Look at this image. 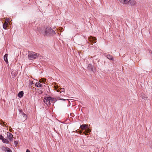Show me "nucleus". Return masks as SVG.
I'll use <instances>...</instances> for the list:
<instances>
[{"label": "nucleus", "mask_w": 152, "mask_h": 152, "mask_svg": "<svg viewBox=\"0 0 152 152\" xmlns=\"http://www.w3.org/2000/svg\"><path fill=\"white\" fill-rule=\"evenodd\" d=\"M45 34L46 36H51L54 35L56 33L50 27H47L45 28Z\"/></svg>", "instance_id": "1"}, {"label": "nucleus", "mask_w": 152, "mask_h": 152, "mask_svg": "<svg viewBox=\"0 0 152 152\" xmlns=\"http://www.w3.org/2000/svg\"><path fill=\"white\" fill-rule=\"evenodd\" d=\"M28 58L29 60H31L37 58L39 54L33 51H28Z\"/></svg>", "instance_id": "2"}, {"label": "nucleus", "mask_w": 152, "mask_h": 152, "mask_svg": "<svg viewBox=\"0 0 152 152\" xmlns=\"http://www.w3.org/2000/svg\"><path fill=\"white\" fill-rule=\"evenodd\" d=\"M50 96L45 97L43 99V102L47 105H49L50 104Z\"/></svg>", "instance_id": "3"}, {"label": "nucleus", "mask_w": 152, "mask_h": 152, "mask_svg": "<svg viewBox=\"0 0 152 152\" xmlns=\"http://www.w3.org/2000/svg\"><path fill=\"white\" fill-rule=\"evenodd\" d=\"M88 39L90 42H92L94 43L96 42V39L95 37L91 36L89 37Z\"/></svg>", "instance_id": "4"}, {"label": "nucleus", "mask_w": 152, "mask_h": 152, "mask_svg": "<svg viewBox=\"0 0 152 152\" xmlns=\"http://www.w3.org/2000/svg\"><path fill=\"white\" fill-rule=\"evenodd\" d=\"M1 140L4 143L7 144L9 141L3 137L2 135H1Z\"/></svg>", "instance_id": "5"}, {"label": "nucleus", "mask_w": 152, "mask_h": 152, "mask_svg": "<svg viewBox=\"0 0 152 152\" xmlns=\"http://www.w3.org/2000/svg\"><path fill=\"white\" fill-rule=\"evenodd\" d=\"M2 150L5 152H12V151L8 147H3L2 148Z\"/></svg>", "instance_id": "6"}, {"label": "nucleus", "mask_w": 152, "mask_h": 152, "mask_svg": "<svg viewBox=\"0 0 152 152\" xmlns=\"http://www.w3.org/2000/svg\"><path fill=\"white\" fill-rule=\"evenodd\" d=\"M104 55L107 57V58L109 59L110 60H113V57L109 54H107V53H104Z\"/></svg>", "instance_id": "7"}, {"label": "nucleus", "mask_w": 152, "mask_h": 152, "mask_svg": "<svg viewBox=\"0 0 152 152\" xmlns=\"http://www.w3.org/2000/svg\"><path fill=\"white\" fill-rule=\"evenodd\" d=\"M7 136L10 141H11L12 140L13 135L11 133L9 132H7Z\"/></svg>", "instance_id": "8"}, {"label": "nucleus", "mask_w": 152, "mask_h": 152, "mask_svg": "<svg viewBox=\"0 0 152 152\" xmlns=\"http://www.w3.org/2000/svg\"><path fill=\"white\" fill-rule=\"evenodd\" d=\"M131 6H134L135 4V1L134 0H128V3Z\"/></svg>", "instance_id": "9"}, {"label": "nucleus", "mask_w": 152, "mask_h": 152, "mask_svg": "<svg viewBox=\"0 0 152 152\" xmlns=\"http://www.w3.org/2000/svg\"><path fill=\"white\" fill-rule=\"evenodd\" d=\"M23 94L24 93L23 91H20L18 94V96L19 97L21 98L23 97Z\"/></svg>", "instance_id": "10"}, {"label": "nucleus", "mask_w": 152, "mask_h": 152, "mask_svg": "<svg viewBox=\"0 0 152 152\" xmlns=\"http://www.w3.org/2000/svg\"><path fill=\"white\" fill-rule=\"evenodd\" d=\"M88 127L86 124H82L80 126V128L83 130L85 129Z\"/></svg>", "instance_id": "11"}, {"label": "nucleus", "mask_w": 152, "mask_h": 152, "mask_svg": "<svg viewBox=\"0 0 152 152\" xmlns=\"http://www.w3.org/2000/svg\"><path fill=\"white\" fill-rule=\"evenodd\" d=\"M7 56L8 55L7 54H6L4 57V60L7 64L8 63V62L7 59Z\"/></svg>", "instance_id": "12"}, {"label": "nucleus", "mask_w": 152, "mask_h": 152, "mask_svg": "<svg viewBox=\"0 0 152 152\" xmlns=\"http://www.w3.org/2000/svg\"><path fill=\"white\" fill-rule=\"evenodd\" d=\"M50 103H54L56 102L57 101V100L56 98H52L50 97Z\"/></svg>", "instance_id": "13"}, {"label": "nucleus", "mask_w": 152, "mask_h": 152, "mask_svg": "<svg viewBox=\"0 0 152 152\" xmlns=\"http://www.w3.org/2000/svg\"><path fill=\"white\" fill-rule=\"evenodd\" d=\"M56 91L58 92H60L61 93L62 92H64L65 91V89L64 88H58L56 89Z\"/></svg>", "instance_id": "14"}, {"label": "nucleus", "mask_w": 152, "mask_h": 152, "mask_svg": "<svg viewBox=\"0 0 152 152\" xmlns=\"http://www.w3.org/2000/svg\"><path fill=\"white\" fill-rule=\"evenodd\" d=\"M120 2L122 4H126L128 3V0H119Z\"/></svg>", "instance_id": "15"}, {"label": "nucleus", "mask_w": 152, "mask_h": 152, "mask_svg": "<svg viewBox=\"0 0 152 152\" xmlns=\"http://www.w3.org/2000/svg\"><path fill=\"white\" fill-rule=\"evenodd\" d=\"M35 86L38 88H40L42 86V85L39 83H36L35 84Z\"/></svg>", "instance_id": "16"}, {"label": "nucleus", "mask_w": 152, "mask_h": 152, "mask_svg": "<svg viewBox=\"0 0 152 152\" xmlns=\"http://www.w3.org/2000/svg\"><path fill=\"white\" fill-rule=\"evenodd\" d=\"M86 129L85 132H86V134H88L91 132V130L88 127L86 128Z\"/></svg>", "instance_id": "17"}, {"label": "nucleus", "mask_w": 152, "mask_h": 152, "mask_svg": "<svg viewBox=\"0 0 152 152\" xmlns=\"http://www.w3.org/2000/svg\"><path fill=\"white\" fill-rule=\"evenodd\" d=\"M141 97L144 100H146L147 98V96L144 94L142 95Z\"/></svg>", "instance_id": "18"}, {"label": "nucleus", "mask_w": 152, "mask_h": 152, "mask_svg": "<svg viewBox=\"0 0 152 152\" xmlns=\"http://www.w3.org/2000/svg\"><path fill=\"white\" fill-rule=\"evenodd\" d=\"M88 69H91V70L92 71V66L91 64H89L88 65Z\"/></svg>", "instance_id": "19"}, {"label": "nucleus", "mask_w": 152, "mask_h": 152, "mask_svg": "<svg viewBox=\"0 0 152 152\" xmlns=\"http://www.w3.org/2000/svg\"><path fill=\"white\" fill-rule=\"evenodd\" d=\"M3 28L4 29H6L7 28V25L5 23H4L3 25Z\"/></svg>", "instance_id": "20"}, {"label": "nucleus", "mask_w": 152, "mask_h": 152, "mask_svg": "<svg viewBox=\"0 0 152 152\" xmlns=\"http://www.w3.org/2000/svg\"><path fill=\"white\" fill-rule=\"evenodd\" d=\"M23 117H24L25 119H26L27 118V115H26V114L24 113H23Z\"/></svg>", "instance_id": "21"}, {"label": "nucleus", "mask_w": 152, "mask_h": 152, "mask_svg": "<svg viewBox=\"0 0 152 152\" xmlns=\"http://www.w3.org/2000/svg\"><path fill=\"white\" fill-rule=\"evenodd\" d=\"M39 82L41 83H42L43 82H44L45 81V80H43L42 79H41V80H39Z\"/></svg>", "instance_id": "22"}, {"label": "nucleus", "mask_w": 152, "mask_h": 152, "mask_svg": "<svg viewBox=\"0 0 152 152\" xmlns=\"http://www.w3.org/2000/svg\"><path fill=\"white\" fill-rule=\"evenodd\" d=\"M60 100L63 101H66L67 100L69 102V100L68 99H60Z\"/></svg>", "instance_id": "23"}, {"label": "nucleus", "mask_w": 152, "mask_h": 152, "mask_svg": "<svg viewBox=\"0 0 152 152\" xmlns=\"http://www.w3.org/2000/svg\"><path fill=\"white\" fill-rule=\"evenodd\" d=\"M79 132H78L77 133L76 132V133L73 134V135H74V136H77V133L78 134V133Z\"/></svg>", "instance_id": "24"}, {"label": "nucleus", "mask_w": 152, "mask_h": 152, "mask_svg": "<svg viewBox=\"0 0 152 152\" xmlns=\"http://www.w3.org/2000/svg\"><path fill=\"white\" fill-rule=\"evenodd\" d=\"M14 143L15 145H16L18 144L17 141H15L14 142Z\"/></svg>", "instance_id": "25"}, {"label": "nucleus", "mask_w": 152, "mask_h": 152, "mask_svg": "<svg viewBox=\"0 0 152 152\" xmlns=\"http://www.w3.org/2000/svg\"><path fill=\"white\" fill-rule=\"evenodd\" d=\"M0 124L1 125H2V124H3V122L2 121V120H1V124Z\"/></svg>", "instance_id": "26"}, {"label": "nucleus", "mask_w": 152, "mask_h": 152, "mask_svg": "<svg viewBox=\"0 0 152 152\" xmlns=\"http://www.w3.org/2000/svg\"><path fill=\"white\" fill-rule=\"evenodd\" d=\"M26 152H30V151L28 149H27Z\"/></svg>", "instance_id": "27"}, {"label": "nucleus", "mask_w": 152, "mask_h": 152, "mask_svg": "<svg viewBox=\"0 0 152 152\" xmlns=\"http://www.w3.org/2000/svg\"><path fill=\"white\" fill-rule=\"evenodd\" d=\"M151 50H149V53H151Z\"/></svg>", "instance_id": "28"}, {"label": "nucleus", "mask_w": 152, "mask_h": 152, "mask_svg": "<svg viewBox=\"0 0 152 152\" xmlns=\"http://www.w3.org/2000/svg\"><path fill=\"white\" fill-rule=\"evenodd\" d=\"M14 73L13 72H12V73H11V74H12V75H13V74H14Z\"/></svg>", "instance_id": "29"}, {"label": "nucleus", "mask_w": 152, "mask_h": 152, "mask_svg": "<svg viewBox=\"0 0 152 152\" xmlns=\"http://www.w3.org/2000/svg\"><path fill=\"white\" fill-rule=\"evenodd\" d=\"M151 51V54H152V51Z\"/></svg>", "instance_id": "30"}, {"label": "nucleus", "mask_w": 152, "mask_h": 152, "mask_svg": "<svg viewBox=\"0 0 152 152\" xmlns=\"http://www.w3.org/2000/svg\"><path fill=\"white\" fill-rule=\"evenodd\" d=\"M16 75V74H15H15L14 75L15 76V75Z\"/></svg>", "instance_id": "31"}, {"label": "nucleus", "mask_w": 152, "mask_h": 152, "mask_svg": "<svg viewBox=\"0 0 152 152\" xmlns=\"http://www.w3.org/2000/svg\"><path fill=\"white\" fill-rule=\"evenodd\" d=\"M16 75V74H15H15L14 75L15 76V75Z\"/></svg>", "instance_id": "32"}, {"label": "nucleus", "mask_w": 152, "mask_h": 152, "mask_svg": "<svg viewBox=\"0 0 152 152\" xmlns=\"http://www.w3.org/2000/svg\"><path fill=\"white\" fill-rule=\"evenodd\" d=\"M16 75V74H15H15L14 75L15 76V75Z\"/></svg>", "instance_id": "33"}, {"label": "nucleus", "mask_w": 152, "mask_h": 152, "mask_svg": "<svg viewBox=\"0 0 152 152\" xmlns=\"http://www.w3.org/2000/svg\"><path fill=\"white\" fill-rule=\"evenodd\" d=\"M73 132V133H75V132Z\"/></svg>", "instance_id": "34"}, {"label": "nucleus", "mask_w": 152, "mask_h": 152, "mask_svg": "<svg viewBox=\"0 0 152 152\" xmlns=\"http://www.w3.org/2000/svg\"><path fill=\"white\" fill-rule=\"evenodd\" d=\"M151 148H152V147H151Z\"/></svg>", "instance_id": "35"}]
</instances>
